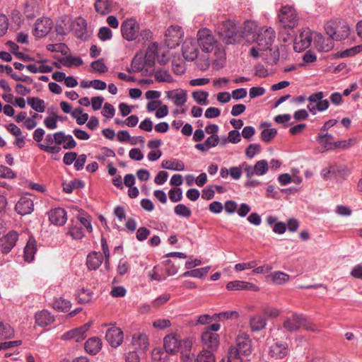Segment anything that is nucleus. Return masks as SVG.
<instances>
[{"mask_svg":"<svg viewBox=\"0 0 362 362\" xmlns=\"http://www.w3.org/2000/svg\"><path fill=\"white\" fill-rule=\"evenodd\" d=\"M102 343L100 339L98 337H92L88 339L84 345L85 350L87 353L95 355L101 349Z\"/></svg>","mask_w":362,"mask_h":362,"instance_id":"473e14b6","label":"nucleus"},{"mask_svg":"<svg viewBox=\"0 0 362 362\" xmlns=\"http://www.w3.org/2000/svg\"><path fill=\"white\" fill-rule=\"evenodd\" d=\"M175 214L179 216L189 218L192 215V211L187 206L182 204L177 205L174 208Z\"/></svg>","mask_w":362,"mask_h":362,"instance_id":"8fccbe9b","label":"nucleus"},{"mask_svg":"<svg viewBox=\"0 0 362 362\" xmlns=\"http://www.w3.org/2000/svg\"><path fill=\"white\" fill-rule=\"evenodd\" d=\"M41 0H27L24 8L25 16L29 18H34L41 9Z\"/></svg>","mask_w":362,"mask_h":362,"instance_id":"393cba45","label":"nucleus"},{"mask_svg":"<svg viewBox=\"0 0 362 362\" xmlns=\"http://www.w3.org/2000/svg\"><path fill=\"white\" fill-rule=\"evenodd\" d=\"M54 134H47L45 137V142L47 143V144H39V148L48 153H54L59 152V151L61 150L60 147L52 145L53 143H54Z\"/></svg>","mask_w":362,"mask_h":362,"instance_id":"cd10ccee","label":"nucleus"},{"mask_svg":"<svg viewBox=\"0 0 362 362\" xmlns=\"http://www.w3.org/2000/svg\"><path fill=\"white\" fill-rule=\"evenodd\" d=\"M123 332L117 327H111L107 329L105 334V339L112 347L120 346L123 341Z\"/></svg>","mask_w":362,"mask_h":362,"instance_id":"ddd939ff","label":"nucleus"},{"mask_svg":"<svg viewBox=\"0 0 362 362\" xmlns=\"http://www.w3.org/2000/svg\"><path fill=\"white\" fill-rule=\"evenodd\" d=\"M132 345L134 351L139 354L145 353L149 346L148 339L146 334L144 333L134 334L132 336Z\"/></svg>","mask_w":362,"mask_h":362,"instance_id":"2eb2a0df","label":"nucleus"},{"mask_svg":"<svg viewBox=\"0 0 362 362\" xmlns=\"http://www.w3.org/2000/svg\"><path fill=\"white\" fill-rule=\"evenodd\" d=\"M54 321V317L47 310H42L35 314V323L40 327H46Z\"/></svg>","mask_w":362,"mask_h":362,"instance_id":"c756f323","label":"nucleus"},{"mask_svg":"<svg viewBox=\"0 0 362 362\" xmlns=\"http://www.w3.org/2000/svg\"><path fill=\"white\" fill-rule=\"evenodd\" d=\"M91 67L95 71L98 73H105L107 71V67L103 63L102 59L94 61L91 63Z\"/></svg>","mask_w":362,"mask_h":362,"instance_id":"e2e57ef3","label":"nucleus"},{"mask_svg":"<svg viewBox=\"0 0 362 362\" xmlns=\"http://www.w3.org/2000/svg\"><path fill=\"white\" fill-rule=\"evenodd\" d=\"M166 351H163L160 348H156L152 351L153 362H167L168 360Z\"/></svg>","mask_w":362,"mask_h":362,"instance_id":"79ce46f5","label":"nucleus"},{"mask_svg":"<svg viewBox=\"0 0 362 362\" xmlns=\"http://www.w3.org/2000/svg\"><path fill=\"white\" fill-rule=\"evenodd\" d=\"M337 25L338 23L336 21H329L325 24V30L327 35H329V38H332L334 40H335Z\"/></svg>","mask_w":362,"mask_h":362,"instance_id":"603ef678","label":"nucleus"},{"mask_svg":"<svg viewBox=\"0 0 362 362\" xmlns=\"http://www.w3.org/2000/svg\"><path fill=\"white\" fill-rule=\"evenodd\" d=\"M290 276L288 274L281 272H275L272 274V280L277 284H283L288 281Z\"/></svg>","mask_w":362,"mask_h":362,"instance_id":"864d4df0","label":"nucleus"},{"mask_svg":"<svg viewBox=\"0 0 362 362\" xmlns=\"http://www.w3.org/2000/svg\"><path fill=\"white\" fill-rule=\"evenodd\" d=\"M350 29L349 25L346 23H343L341 25H337L335 36V40H344L349 35Z\"/></svg>","mask_w":362,"mask_h":362,"instance_id":"c03bdc74","label":"nucleus"},{"mask_svg":"<svg viewBox=\"0 0 362 362\" xmlns=\"http://www.w3.org/2000/svg\"><path fill=\"white\" fill-rule=\"evenodd\" d=\"M197 44L205 53L214 52L216 60H222L225 58V51L221 45L215 40L211 31L208 28H203L197 33Z\"/></svg>","mask_w":362,"mask_h":362,"instance_id":"f257e3e1","label":"nucleus"},{"mask_svg":"<svg viewBox=\"0 0 362 362\" xmlns=\"http://www.w3.org/2000/svg\"><path fill=\"white\" fill-rule=\"evenodd\" d=\"M61 62L66 67H71L72 66H79L83 64L81 58L73 56L66 57L61 61Z\"/></svg>","mask_w":362,"mask_h":362,"instance_id":"a18cd8bd","label":"nucleus"},{"mask_svg":"<svg viewBox=\"0 0 362 362\" xmlns=\"http://www.w3.org/2000/svg\"><path fill=\"white\" fill-rule=\"evenodd\" d=\"M202 342L204 349L214 351L216 350L219 345V337L216 333H211L209 331H204L202 334Z\"/></svg>","mask_w":362,"mask_h":362,"instance_id":"4468645a","label":"nucleus"},{"mask_svg":"<svg viewBox=\"0 0 362 362\" xmlns=\"http://www.w3.org/2000/svg\"><path fill=\"white\" fill-rule=\"evenodd\" d=\"M67 233L75 240H80L84 236L82 228L74 220L71 221V226L69 228Z\"/></svg>","mask_w":362,"mask_h":362,"instance_id":"e433bc0d","label":"nucleus"},{"mask_svg":"<svg viewBox=\"0 0 362 362\" xmlns=\"http://www.w3.org/2000/svg\"><path fill=\"white\" fill-rule=\"evenodd\" d=\"M103 257L101 254L96 252L90 253L87 257V266L90 269L95 270L102 264Z\"/></svg>","mask_w":362,"mask_h":362,"instance_id":"f704fd0d","label":"nucleus"},{"mask_svg":"<svg viewBox=\"0 0 362 362\" xmlns=\"http://www.w3.org/2000/svg\"><path fill=\"white\" fill-rule=\"evenodd\" d=\"M71 306V303L69 300H65L62 298L56 299L53 303L54 309L61 312L68 311L70 309Z\"/></svg>","mask_w":362,"mask_h":362,"instance_id":"37998d69","label":"nucleus"},{"mask_svg":"<svg viewBox=\"0 0 362 362\" xmlns=\"http://www.w3.org/2000/svg\"><path fill=\"white\" fill-rule=\"evenodd\" d=\"M49 221L57 226H63L66 223L67 216L66 211L62 208H56L49 212Z\"/></svg>","mask_w":362,"mask_h":362,"instance_id":"aec40b11","label":"nucleus"},{"mask_svg":"<svg viewBox=\"0 0 362 362\" xmlns=\"http://www.w3.org/2000/svg\"><path fill=\"white\" fill-rule=\"evenodd\" d=\"M73 30L77 38L86 39L87 36V23L82 18H78L73 23Z\"/></svg>","mask_w":362,"mask_h":362,"instance_id":"bb28decb","label":"nucleus"},{"mask_svg":"<svg viewBox=\"0 0 362 362\" xmlns=\"http://www.w3.org/2000/svg\"><path fill=\"white\" fill-rule=\"evenodd\" d=\"M150 230L146 227L139 228L136 234V239L139 241L145 240L150 235Z\"/></svg>","mask_w":362,"mask_h":362,"instance_id":"338daca9","label":"nucleus"},{"mask_svg":"<svg viewBox=\"0 0 362 362\" xmlns=\"http://www.w3.org/2000/svg\"><path fill=\"white\" fill-rule=\"evenodd\" d=\"M13 334V330L8 324L0 319V339L10 338Z\"/></svg>","mask_w":362,"mask_h":362,"instance_id":"49530a36","label":"nucleus"},{"mask_svg":"<svg viewBox=\"0 0 362 362\" xmlns=\"http://www.w3.org/2000/svg\"><path fill=\"white\" fill-rule=\"evenodd\" d=\"M59 117L56 115L47 117L44 120L45 126L49 129H55L57 127Z\"/></svg>","mask_w":362,"mask_h":362,"instance_id":"13d9d810","label":"nucleus"},{"mask_svg":"<svg viewBox=\"0 0 362 362\" xmlns=\"http://www.w3.org/2000/svg\"><path fill=\"white\" fill-rule=\"evenodd\" d=\"M165 93L166 98L172 100L176 106H183L187 102V94L184 90H173L167 91Z\"/></svg>","mask_w":362,"mask_h":362,"instance_id":"6ab92c4d","label":"nucleus"},{"mask_svg":"<svg viewBox=\"0 0 362 362\" xmlns=\"http://www.w3.org/2000/svg\"><path fill=\"white\" fill-rule=\"evenodd\" d=\"M260 145L257 144H250L245 151V155L247 157L252 158H253L256 153L259 152L260 151Z\"/></svg>","mask_w":362,"mask_h":362,"instance_id":"680f3d73","label":"nucleus"},{"mask_svg":"<svg viewBox=\"0 0 362 362\" xmlns=\"http://www.w3.org/2000/svg\"><path fill=\"white\" fill-rule=\"evenodd\" d=\"M277 134L276 129H265L261 133V139L266 143L270 142Z\"/></svg>","mask_w":362,"mask_h":362,"instance_id":"5fc2aeb1","label":"nucleus"},{"mask_svg":"<svg viewBox=\"0 0 362 362\" xmlns=\"http://www.w3.org/2000/svg\"><path fill=\"white\" fill-rule=\"evenodd\" d=\"M266 320L260 315H253L250 317L249 325L252 332H259L264 329Z\"/></svg>","mask_w":362,"mask_h":362,"instance_id":"c85d7f7f","label":"nucleus"},{"mask_svg":"<svg viewBox=\"0 0 362 362\" xmlns=\"http://www.w3.org/2000/svg\"><path fill=\"white\" fill-rule=\"evenodd\" d=\"M121 33L127 40H134L139 36V25L133 18L127 19L122 23Z\"/></svg>","mask_w":362,"mask_h":362,"instance_id":"423d86ee","label":"nucleus"},{"mask_svg":"<svg viewBox=\"0 0 362 362\" xmlns=\"http://www.w3.org/2000/svg\"><path fill=\"white\" fill-rule=\"evenodd\" d=\"M170 299V295L168 293H164L159 297H158L156 299H155L152 304L155 307H159L164 303H167Z\"/></svg>","mask_w":362,"mask_h":362,"instance_id":"774afa93","label":"nucleus"},{"mask_svg":"<svg viewBox=\"0 0 362 362\" xmlns=\"http://www.w3.org/2000/svg\"><path fill=\"white\" fill-rule=\"evenodd\" d=\"M315 42L317 49L320 52H329L334 47V40L332 38H325L321 35H317Z\"/></svg>","mask_w":362,"mask_h":362,"instance_id":"7c9ffc66","label":"nucleus"},{"mask_svg":"<svg viewBox=\"0 0 362 362\" xmlns=\"http://www.w3.org/2000/svg\"><path fill=\"white\" fill-rule=\"evenodd\" d=\"M216 31L222 41L227 45L233 44L238 40L235 25L230 20L219 23L216 26Z\"/></svg>","mask_w":362,"mask_h":362,"instance_id":"7ed1b4c3","label":"nucleus"},{"mask_svg":"<svg viewBox=\"0 0 362 362\" xmlns=\"http://www.w3.org/2000/svg\"><path fill=\"white\" fill-rule=\"evenodd\" d=\"M257 35L255 37L259 49L267 50L270 48L276 37L274 30L272 27H262L258 29Z\"/></svg>","mask_w":362,"mask_h":362,"instance_id":"20e7f679","label":"nucleus"},{"mask_svg":"<svg viewBox=\"0 0 362 362\" xmlns=\"http://www.w3.org/2000/svg\"><path fill=\"white\" fill-rule=\"evenodd\" d=\"M288 354V346L286 344L276 342L271 346L269 354L275 359L284 358Z\"/></svg>","mask_w":362,"mask_h":362,"instance_id":"b1692460","label":"nucleus"},{"mask_svg":"<svg viewBox=\"0 0 362 362\" xmlns=\"http://www.w3.org/2000/svg\"><path fill=\"white\" fill-rule=\"evenodd\" d=\"M362 51V45L353 47L341 52L340 57L342 58L354 56Z\"/></svg>","mask_w":362,"mask_h":362,"instance_id":"bf43d9fd","label":"nucleus"},{"mask_svg":"<svg viewBox=\"0 0 362 362\" xmlns=\"http://www.w3.org/2000/svg\"><path fill=\"white\" fill-rule=\"evenodd\" d=\"M52 24V21L49 18L37 19L35 23L33 35L37 38L46 36L51 30Z\"/></svg>","mask_w":362,"mask_h":362,"instance_id":"9b49d317","label":"nucleus"},{"mask_svg":"<svg viewBox=\"0 0 362 362\" xmlns=\"http://www.w3.org/2000/svg\"><path fill=\"white\" fill-rule=\"evenodd\" d=\"M37 251L36 241L34 238H30L24 248V259L28 262H31L35 257Z\"/></svg>","mask_w":362,"mask_h":362,"instance_id":"2f4dec72","label":"nucleus"},{"mask_svg":"<svg viewBox=\"0 0 362 362\" xmlns=\"http://www.w3.org/2000/svg\"><path fill=\"white\" fill-rule=\"evenodd\" d=\"M16 175L15 173L9 168L5 165H0V177L3 178H13Z\"/></svg>","mask_w":362,"mask_h":362,"instance_id":"0e129e2a","label":"nucleus"},{"mask_svg":"<svg viewBox=\"0 0 362 362\" xmlns=\"http://www.w3.org/2000/svg\"><path fill=\"white\" fill-rule=\"evenodd\" d=\"M209 93L203 90H197L192 93V97L199 105H206Z\"/></svg>","mask_w":362,"mask_h":362,"instance_id":"6e6d98bb","label":"nucleus"},{"mask_svg":"<svg viewBox=\"0 0 362 362\" xmlns=\"http://www.w3.org/2000/svg\"><path fill=\"white\" fill-rule=\"evenodd\" d=\"M112 31L107 27H102L100 28L98 36L102 40H110L112 37Z\"/></svg>","mask_w":362,"mask_h":362,"instance_id":"69168bd1","label":"nucleus"},{"mask_svg":"<svg viewBox=\"0 0 362 362\" xmlns=\"http://www.w3.org/2000/svg\"><path fill=\"white\" fill-rule=\"evenodd\" d=\"M313 40V33L310 30L305 29L295 39L293 48L297 52H301L308 48Z\"/></svg>","mask_w":362,"mask_h":362,"instance_id":"1a4fd4ad","label":"nucleus"},{"mask_svg":"<svg viewBox=\"0 0 362 362\" xmlns=\"http://www.w3.org/2000/svg\"><path fill=\"white\" fill-rule=\"evenodd\" d=\"M169 198L173 202H177L182 199V192L180 188L171 189L169 191Z\"/></svg>","mask_w":362,"mask_h":362,"instance_id":"052dcab7","label":"nucleus"},{"mask_svg":"<svg viewBox=\"0 0 362 362\" xmlns=\"http://www.w3.org/2000/svg\"><path fill=\"white\" fill-rule=\"evenodd\" d=\"M305 325V319L301 315L293 314L284 322V328L288 332H295Z\"/></svg>","mask_w":362,"mask_h":362,"instance_id":"a211bd4d","label":"nucleus"},{"mask_svg":"<svg viewBox=\"0 0 362 362\" xmlns=\"http://www.w3.org/2000/svg\"><path fill=\"white\" fill-rule=\"evenodd\" d=\"M155 80L158 82H172V76L168 74L167 71L158 70L154 73Z\"/></svg>","mask_w":362,"mask_h":362,"instance_id":"3c124183","label":"nucleus"},{"mask_svg":"<svg viewBox=\"0 0 362 362\" xmlns=\"http://www.w3.org/2000/svg\"><path fill=\"white\" fill-rule=\"evenodd\" d=\"M91 322H87L82 326L65 332L62 339L64 340H74L76 342L83 341L86 337V332L90 329Z\"/></svg>","mask_w":362,"mask_h":362,"instance_id":"6e6552de","label":"nucleus"},{"mask_svg":"<svg viewBox=\"0 0 362 362\" xmlns=\"http://www.w3.org/2000/svg\"><path fill=\"white\" fill-rule=\"evenodd\" d=\"M182 55L189 62L194 61L198 57V44L192 39H187L182 45Z\"/></svg>","mask_w":362,"mask_h":362,"instance_id":"f8f14e48","label":"nucleus"},{"mask_svg":"<svg viewBox=\"0 0 362 362\" xmlns=\"http://www.w3.org/2000/svg\"><path fill=\"white\" fill-rule=\"evenodd\" d=\"M236 346L231 347L228 354V362H241L240 354L247 356L252 352V343L249 335L240 332L235 339Z\"/></svg>","mask_w":362,"mask_h":362,"instance_id":"f03ea898","label":"nucleus"},{"mask_svg":"<svg viewBox=\"0 0 362 362\" xmlns=\"http://www.w3.org/2000/svg\"><path fill=\"white\" fill-rule=\"evenodd\" d=\"M18 239V234L14 230L9 231L0 240V251L3 254L9 253L15 247Z\"/></svg>","mask_w":362,"mask_h":362,"instance_id":"9d476101","label":"nucleus"},{"mask_svg":"<svg viewBox=\"0 0 362 362\" xmlns=\"http://www.w3.org/2000/svg\"><path fill=\"white\" fill-rule=\"evenodd\" d=\"M211 351L203 350L197 356L196 362H216Z\"/></svg>","mask_w":362,"mask_h":362,"instance_id":"de8ad7c7","label":"nucleus"},{"mask_svg":"<svg viewBox=\"0 0 362 362\" xmlns=\"http://www.w3.org/2000/svg\"><path fill=\"white\" fill-rule=\"evenodd\" d=\"M239 317V313L235 310H228L214 315V318L220 321L237 320Z\"/></svg>","mask_w":362,"mask_h":362,"instance_id":"4c0bfd02","label":"nucleus"},{"mask_svg":"<svg viewBox=\"0 0 362 362\" xmlns=\"http://www.w3.org/2000/svg\"><path fill=\"white\" fill-rule=\"evenodd\" d=\"M77 223L81 228L84 227L87 231H92V225H91V218L88 215H83L80 214L77 215L76 220L75 221Z\"/></svg>","mask_w":362,"mask_h":362,"instance_id":"ea45409f","label":"nucleus"},{"mask_svg":"<svg viewBox=\"0 0 362 362\" xmlns=\"http://www.w3.org/2000/svg\"><path fill=\"white\" fill-rule=\"evenodd\" d=\"M28 103L36 112H43L45 110V101L39 98H28Z\"/></svg>","mask_w":362,"mask_h":362,"instance_id":"58836bf2","label":"nucleus"},{"mask_svg":"<svg viewBox=\"0 0 362 362\" xmlns=\"http://www.w3.org/2000/svg\"><path fill=\"white\" fill-rule=\"evenodd\" d=\"M254 167L255 175L258 176L265 175L269 169L268 163L265 160H260L257 161Z\"/></svg>","mask_w":362,"mask_h":362,"instance_id":"09e8293b","label":"nucleus"},{"mask_svg":"<svg viewBox=\"0 0 362 362\" xmlns=\"http://www.w3.org/2000/svg\"><path fill=\"white\" fill-rule=\"evenodd\" d=\"M255 22L247 21L245 22L242 28V37L245 38L247 42H255L257 35L258 29Z\"/></svg>","mask_w":362,"mask_h":362,"instance_id":"f3484780","label":"nucleus"},{"mask_svg":"<svg viewBox=\"0 0 362 362\" xmlns=\"http://www.w3.org/2000/svg\"><path fill=\"white\" fill-rule=\"evenodd\" d=\"M350 174V170L346 166L334 165L330 166L326 173L324 174L325 178L329 176H334L341 179H346Z\"/></svg>","mask_w":362,"mask_h":362,"instance_id":"5701e85b","label":"nucleus"},{"mask_svg":"<svg viewBox=\"0 0 362 362\" xmlns=\"http://www.w3.org/2000/svg\"><path fill=\"white\" fill-rule=\"evenodd\" d=\"M76 299L79 303H88L93 298V293L85 288H81L76 293Z\"/></svg>","mask_w":362,"mask_h":362,"instance_id":"a19ab883","label":"nucleus"},{"mask_svg":"<svg viewBox=\"0 0 362 362\" xmlns=\"http://www.w3.org/2000/svg\"><path fill=\"white\" fill-rule=\"evenodd\" d=\"M33 209V200L27 196L22 197L15 206L16 211L22 216L31 214Z\"/></svg>","mask_w":362,"mask_h":362,"instance_id":"dca6fc26","label":"nucleus"},{"mask_svg":"<svg viewBox=\"0 0 362 362\" xmlns=\"http://www.w3.org/2000/svg\"><path fill=\"white\" fill-rule=\"evenodd\" d=\"M184 32L179 25L170 26L165 33V43L168 47L173 48L180 45Z\"/></svg>","mask_w":362,"mask_h":362,"instance_id":"0eeeda50","label":"nucleus"},{"mask_svg":"<svg viewBox=\"0 0 362 362\" xmlns=\"http://www.w3.org/2000/svg\"><path fill=\"white\" fill-rule=\"evenodd\" d=\"M324 93L322 91L311 94L308 100L315 102L317 111L322 112L328 109L329 103L327 100H323Z\"/></svg>","mask_w":362,"mask_h":362,"instance_id":"4be33fe9","label":"nucleus"},{"mask_svg":"<svg viewBox=\"0 0 362 362\" xmlns=\"http://www.w3.org/2000/svg\"><path fill=\"white\" fill-rule=\"evenodd\" d=\"M281 24L285 28H293L298 25V16L296 10L290 6H284L279 13Z\"/></svg>","mask_w":362,"mask_h":362,"instance_id":"39448f33","label":"nucleus"},{"mask_svg":"<svg viewBox=\"0 0 362 362\" xmlns=\"http://www.w3.org/2000/svg\"><path fill=\"white\" fill-rule=\"evenodd\" d=\"M94 8L98 13L105 16L112 12V1L110 0H95Z\"/></svg>","mask_w":362,"mask_h":362,"instance_id":"72a5a7b5","label":"nucleus"},{"mask_svg":"<svg viewBox=\"0 0 362 362\" xmlns=\"http://www.w3.org/2000/svg\"><path fill=\"white\" fill-rule=\"evenodd\" d=\"M161 165L162 168L171 170L181 171L185 169L184 163L176 159L163 160Z\"/></svg>","mask_w":362,"mask_h":362,"instance_id":"c9c22d12","label":"nucleus"},{"mask_svg":"<svg viewBox=\"0 0 362 362\" xmlns=\"http://www.w3.org/2000/svg\"><path fill=\"white\" fill-rule=\"evenodd\" d=\"M226 288L229 291L238 290H252L258 291V287L251 283L243 281H230L226 285Z\"/></svg>","mask_w":362,"mask_h":362,"instance_id":"a878e982","label":"nucleus"},{"mask_svg":"<svg viewBox=\"0 0 362 362\" xmlns=\"http://www.w3.org/2000/svg\"><path fill=\"white\" fill-rule=\"evenodd\" d=\"M164 349L167 353L174 354L179 351L180 340L175 335H168L164 338Z\"/></svg>","mask_w":362,"mask_h":362,"instance_id":"412c9836","label":"nucleus"},{"mask_svg":"<svg viewBox=\"0 0 362 362\" xmlns=\"http://www.w3.org/2000/svg\"><path fill=\"white\" fill-rule=\"evenodd\" d=\"M131 64L132 66L133 71L135 73L140 72L144 70V64L141 57L136 55L133 58Z\"/></svg>","mask_w":362,"mask_h":362,"instance_id":"4d7b16f0","label":"nucleus"}]
</instances>
